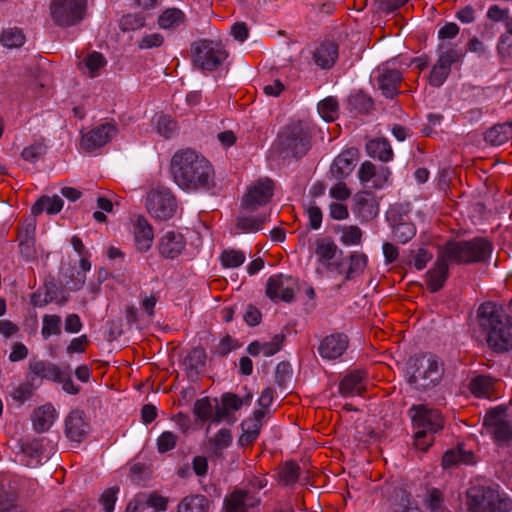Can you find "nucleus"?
<instances>
[{
  "label": "nucleus",
  "mask_w": 512,
  "mask_h": 512,
  "mask_svg": "<svg viewBox=\"0 0 512 512\" xmlns=\"http://www.w3.org/2000/svg\"><path fill=\"white\" fill-rule=\"evenodd\" d=\"M170 170L174 182L187 192H209L216 185L212 164L192 149L177 151L171 159Z\"/></svg>",
  "instance_id": "obj_1"
},
{
  "label": "nucleus",
  "mask_w": 512,
  "mask_h": 512,
  "mask_svg": "<svg viewBox=\"0 0 512 512\" xmlns=\"http://www.w3.org/2000/svg\"><path fill=\"white\" fill-rule=\"evenodd\" d=\"M477 321L493 351L506 352L512 348V320L501 306L491 301L482 303L477 310Z\"/></svg>",
  "instance_id": "obj_2"
},
{
  "label": "nucleus",
  "mask_w": 512,
  "mask_h": 512,
  "mask_svg": "<svg viewBox=\"0 0 512 512\" xmlns=\"http://www.w3.org/2000/svg\"><path fill=\"white\" fill-rule=\"evenodd\" d=\"M451 264L469 265L487 262L493 252V244L485 237L469 240H449L440 249Z\"/></svg>",
  "instance_id": "obj_3"
},
{
  "label": "nucleus",
  "mask_w": 512,
  "mask_h": 512,
  "mask_svg": "<svg viewBox=\"0 0 512 512\" xmlns=\"http://www.w3.org/2000/svg\"><path fill=\"white\" fill-rule=\"evenodd\" d=\"M409 384L426 391L437 386L444 375L443 361L433 353H423L410 358L407 364Z\"/></svg>",
  "instance_id": "obj_4"
},
{
  "label": "nucleus",
  "mask_w": 512,
  "mask_h": 512,
  "mask_svg": "<svg viewBox=\"0 0 512 512\" xmlns=\"http://www.w3.org/2000/svg\"><path fill=\"white\" fill-rule=\"evenodd\" d=\"M409 413L415 429V446L422 451H427L434 441V434L444 427L443 416L439 410L425 405H413Z\"/></svg>",
  "instance_id": "obj_5"
},
{
  "label": "nucleus",
  "mask_w": 512,
  "mask_h": 512,
  "mask_svg": "<svg viewBox=\"0 0 512 512\" xmlns=\"http://www.w3.org/2000/svg\"><path fill=\"white\" fill-rule=\"evenodd\" d=\"M311 138L310 126L303 121H294L279 131L277 144L286 156L302 158L311 148Z\"/></svg>",
  "instance_id": "obj_6"
},
{
  "label": "nucleus",
  "mask_w": 512,
  "mask_h": 512,
  "mask_svg": "<svg viewBox=\"0 0 512 512\" xmlns=\"http://www.w3.org/2000/svg\"><path fill=\"white\" fill-rule=\"evenodd\" d=\"M498 485H476L467 491L468 505L474 512H509L512 500L500 493Z\"/></svg>",
  "instance_id": "obj_7"
},
{
  "label": "nucleus",
  "mask_w": 512,
  "mask_h": 512,
  "mask_svg": "<svg viewBox=\"0 0 512 512\" xmlns=\"http://www.w3.org/2000/svg\"><path fill=\"white\" fill-rule=\"evenodd\" d=\"M191 53L193 64L202 71L216 70L228 56L220 42L207 39L193 43Z\"/></svg>",
  "instance_id": "obj_8"
},
{
  "label": "nucleus",
  "mask_w": 512,
  "mask_h": 512,
  "mask_svg": "<svg viewBox=\"0 0 512 512\" xmlns=\"http://www.w3.org/2000/svg\"><path fill=\"white\" fill-rule=\"evenodd\" d=\"M483 427L497 446L508 447L512 443V422L507 419L505 407L488 410L483 419Z\"/></svg>",
  "instance_id": "obj_9"
},
{
  "label": "nucleus",
  "mask_w": 512,
  "mask_h": 512,
  "mask_svg": "<svg viewBox=\"0 0 512 512\" xmlns=\"http://www.w3.org/2000/svg\"><path fill=\"white\" fill-rule=\"evenodd\" d=\"M146 208L154 219L166 221L174 217L177 212L178 203L170 189L157 187L148 192Z\"/></svg>",
  "instance_id": "obj_10"
},
{
  "label": "nucleus",
  "mask_w": 512,
  "mask_h": 512,
  "mask_svg": "<svg viewBox=\"0 0 512 512\" xmlns=\"http://www.w3.org/2000/svg\"><path fill=\"white\" fill-rule=\"evenodd\" d=\"M86 0H52L50 14L56 25L70 27L84 18Z\"/></svg>",
  "instance_id": "obj_11"
},
{
  "label": "nucleus",
  "mask_w": 512,
  "mask_h": 512,
  "mask_svg": "<svg viewBox=\"0 0 512 512\" xmlns=\"http://www.w3.org/2000/svg\"><path fill=\"white\" fill-rule=\"evenodd\" d=\"M274 193V182L263 177L251 184L241 200V208L248 211L267 209L266 205L271 201Z\"/></svg>",
  "instance_id": "obj_12"
},
{
  "label": "nucleus",
  "mask_w": 512,
  "mask_h": 512,
  "mask_svg": "<svg viewBox=\"0 0 512 512\" xmlns=\"http://www.w3.org/2000/svg\"><path fill=\"white\" fill-rule=\"evenodd\" d=\"M439 49L441 50L439 58L429 75V83L433 87L444 84L450 74L451 66L463 56L462 50L456 45H440Z\"/></svg>",
  "instance_id": "obj_13"
},
{
  "label": "nucleus",
  "mask_w": 512,
  "mask_h": 512,
  "mask_svg": "<svg viewBox=\"0 0 512 512\" xmlns=\"http://www.w3.org/2000/svg\"><path fill=\"white\" fill-rule=\"evenodd\" d=\"M387 220L390 222L394 239L406 244L416 235V226L409 221L407 212L402 205H396L387 212Z\"/></svg>",
  "instance_id": "obj_14"
},
{
  "label": "nucleus",
  "mask_w": 512,
  "mask_h": 512,
  "mask_svg": "<svg viewBox=\"0 0 512 512\" xmlns=\"http://www.w3.org/2000/svg\"><path fill=\"white\" fill-rule=\"evenodd\" d=\"M118 133V128L113 123H103L82 135L81 147L87 152H92L110 142Z\"/></svg>",
  "instance_id": "obj_15"
},
{
  "label": "nucleus",
  "mask_w": 512,
  "mask_h": 512,
  "mask_svg": "<svg viewBox=\"0 0 512 512\" xmlns=\"http://www.w3.org/2000/svg\"><path fill=\"white\" fill-rule=\"evenodd\" d=\"M295 281L283 274L271 276L266 284V295L274 302H291L294 299Z\"/></svg>",
  "instance_id": "obj_16"
},
{
  "label": "nucleus",
  "mask_w": 512,
  "mask_h": 512,
  "mask_svg": "<svg viewBox=\"0 0 512 512\" xmlns=\"http://www.w3.org/2000/svg\"><path fill=\"white\" fill-rule=\"evenodd\" d=\"M390 176L391 171L388 167L380 166L377 168L368 160L364 161L358 170L360 183L373 189H382L387 184Z\"/></svg>",
  "instance_id": "obj_17"
},
{
  "label": "nucleus",
  "mask_w": 512,
  "mask_h": 512,
  "mask_svg": "<svg viewBox=\"0 0 512 512\" xmlns=\"http://www.w3.org/2000/svg\"><path fill=\"white\" fill-rule=\"evenodd\" d=\"M157 249L164 259L174 260L186 249V238L179 231H166L159 237Z\"/></svg>",
  "instance_id": "obj_18"
},
{
  "label": "nucleus",
  "mask_w": 512,
  "mask_h": 512,
  "mask_svg": "<svg viewBox=\"0 0 512 512\" xmlns=\"http://www.w3.org/2000/svg\"><path fill=\"white\" fill-rule=\"evenodd\" d=\"M449 264H451L450 260L445 258L444 253L439 250L436 262L425 274V283L431 293H436L444 287L449 277Z\"/></svg>",
  "instance_id": "obj_19"
},
{
  "label": "nucleus",
  "mask_w": 512,
  "mask_h": 512,
  "mask_svg": "<svg viewBox=\"0 0 512 512\" xmlns=\"http://www.w3.org/2000/svg\"><path fill=\"white\" fill-rule=\"evenodd\" d=\"M349 338L344 333H332L324 337L318 346L319 355L325 360H336L348 349Z\"/></svg>",
  "instance_id": "obj_20"
},
{
  "label": "nucleus",
  "mask_w": 512,
  "mask_h": 512,
  "mask_svg": "<svg viewBox=\"0 0 512 512\" xmlns=\"http://www.w3.org/2000/svg\"><path fill=\"white\" fill-rule=\"evenodd\" d=\"M378 88L387 98H394L399 94V87L403 80L402 73L398 69H392L388 65H380L377 70Z\"/></svg>",
  "instance_id": "obj_21"
},
{
  "label": "nucleus",
  "mask_w": 512,
  "mask_h": 512,
  "mask_svg": "<svg viewBox=\"0 0 512 512\" xmlns=\"http://www.w3.org/2000/svg\"><path fill=\"white\" fill-rule=\"evenodd\" d=\"M269 217V209L248 211L241 208V212L236 218V227L244 233H256L263 229V225Z\"/></svg>",
  "instance_id": "obj_22"
},
{
  "label": "nucleus",
  "mask_w": 512,
  "mask_h": 512,
  "mask_svg": "<svg viewBox=\"0 0 512 512\" xmlns=\"http://www.w3.org/2000/svg\"><path fill=\"white\" fill-rule=\"evenodd\" d=\"M339 57V46L336 42L326 40L319 43L312 51L313 63L323 70L331 69Z\"/></svg>",
  "instance_id": "obj_23"
},
{
  "label": "nucleus",
  "mask_w": 512,
  "mask_h": 512,
  "mask_svg": "<svg viewBox=\"0 0 512 512\" xmlns=\"http://www.w3.org/2000/svg\"><path fill=\"white\" fill-rule=\"evenodd\" d=\"M134 245L138 252L145 253L150 250L154 240L152 225L143 215H138L133 222Z\"/></svg>",
  "instance_id": "obj_24"
},
{
  "label": "nucleus",
  "mask_w": 512,
  "mask_h": 512,
  "mask_svg": "<svg viewBox=\"0 0 512 512\" xmlns=\"http://www.w3.org/2000/svg\"><path fill=\"white\" fill-rule=\"evenodd\" d=\"M36 222L33 218L26 219L18 230V241L21 255L31 260L36 257L35 249Z\"/></svg>",
  "instance_id": "obj_25"
},
{
  "label": "nucleus",
  "mask_w": 512,
  "mask_h": 512,
  "mask_svg": "<svg viewBox=\"0 0 512 512\" xmlns=\"http://www.w3.org/2000/svg\"><path fill=\"white\" fill-rule=\"evenodd\" d=\"M359 158V151L356 148H348L340 153L333 161L330 172L336 179H344L354 170Z\"/></svg>",
  "instance_id": "obj_26"
},
{
  "label": "nucleus",
  "mask_w": 512,
  "mask_h": 512,
  "mask_svg": "<svg viewBox=\"0 0 512 512\" xmlns=\"http://www.w3.org/2000/svg\"><path fill=\"white\" fill-rule=\"evenodd\" d=\"M354 212L362 221H370L377 217L379 204L371 192H358L354 198Z\"/></svg>",
  "instance_id": "obj_27"
},
{
  "label": "nucleus",
  "mask_w": 512,
  "mask_h": 512,
  "mask_svg": "<svg viewBox=\"0 0 512 512\" xmlns=\"http://www.w3.org/2000/svg\"><path fill=\"white\" fill-rule=\"evenodd\" d=\"M84 412L72 410L65 419V434L75 442H81L87 436L89 424L85 421Z\"/></svg>",
  "instance_id": "obj_28"
},
{
  "label": "nucleus",
  "mask_w": 512,
  "mask_h": 512,
  "mask_svg": "<svg viewBox=\"0 0 512 512\" xmlns=\"http://www.w3.org/2000/svg\"><path fill=\"white\" fill-rule=\"evenodd\" d=\"M233 442V435L230 429L222 428L206 441V450L211 459H224V450L229 448Z\"/></svg>",
  "instance_id": "obj_29"
},
{
  "label": "nucleus",
  "mask_w": 512,
  "mask_h": 512,
  "mask_svg": "<svg viewBox=\"0 0 512 512\" xmlns=\"http://www.w3.org/2000/svg\"><path fill=\"white\" fill-rule=\"evenodd\" d=\"M366 373L362 370L349 372L339 383V393L343 397H350L361 394L364 389L363 381Z\"/></svg>",
  "instance_id": "obj_30"
},
{
  "label": "nucleus",
  "mask_w": 512,
  "mask_h": 512,
  "mask_svg": "<svg viewBox=\"0 0 512 512\" xmlns=\"http://www.w3.org/2000/svg\"><path fill=\"white\" fill-rule=\"evenodd\" d=\"M337 253L342 255V250L338 248L333 240L330 238H319L315 242V254L317 260L326 269H331V260H333Z\"/></svg>",
  "instance_id": "obj_31"
},
{
  "label": "nucleus",
  "mask_w": 512,
  "mask_h": 512,
  "mask_svg": "<svg viewBox=\"0 0 512 512\" xmlns=\"http://www.w3.org/2000/svg\"><path fill=\"white\" fill-rule=\"evenodd\" d=\"M57 413L51 404H45L34 410L32 415L33 429L43 433L50 429L56 419Z\"/></svg>",
  "instance_id": "obj_32"
},
{
  "label": "nucleus",
  "mask_w": 512,
  "mask_h": 512,
  "mask_svg": "<svg viewBox=\"0 0 512 512\" xmlns=\"http://www.w3.org/2000/svg\"><path fill=\"white\" fill-rule=\"evenodd\" d=\"M29 370L33 374V376L30 377L31 381H33L35 377L51 380L53 382L61 380L60 368L56 364L48 361H31L29 364Z\"/></svg>",
  "instance_id": "obj_33"
},
{
  "label": "nucleus",
  "mask_w": 512,
  "mask_h": 512,
  "mask_svg": "<svg viewBox=\"0 0 512 512\" xmlns=\"http://www.w3.org/2000/svg\"><path fill=\"white\" fill-rule=\"evenodd\" d=\"M484 139L492 146H500L507 143L512 139V122L495 124L486 131Z\"/></svg>",
  "instance_id": "obj_34"
},
{
  "label": "nucleus",
  "mask_w": 512,
  "mask_h": 512,
  "mask_svg": "<svg viewBox=\"0 0 512 512\" xmlns=\"http://www.w3.org/2000/svg\"><path fill=\"white\" fill-rule=\"evenodd\" d=\"M366 152L370 157L381 162H389L394 157L390 142L386 138H376L367 142Z\"/></svg>",
  "instance_id": "obj_35"
},
{
  "label": "nucleus",
  "mask_w": 512,
  "mask_h": 512,
  "mask_svg": "<svg viewBox=\"0 0 512 512\" xmlns=\"http://www.w3.org/2000/svg\"><path fill=\"white\" fill-rule=\"evenodd\" d=\"M495 379L489 375H477L468 385L471 394L477 398H489L494 393Z\"/></svg>",
  "instance_id": "obj_36"
},
{
  "label": "nucleus",
  "mask_w": 512,
  "mask_h": 512,
  "mask_svg": "<svg viewBox=\"0 0 512 512\" xmlns=\"http://www.w3.org/2000/svg\"><path fill=\"white\" fill-rule=\"evenodd\" d=\"M349 265L345 271V281H350L362 275L368 264V257L365 253L353 251L348 257Z\"/></svg>",
  "instance_id": "obj_37"
},
{
  "label": "nucleus",
  "mask_w": 512,
  "mask_h": 512,
  "mask_svg": "<svg viewBox=\"0 0 512 512\" xmlns=\"http://www.w3.org/2000/svg\"><path fill=\"white\" fill-rule=\"evenodd\" d=\"M209 500L201 494L184 497L177 506V512H208Z\"/></svg>",
  "instance_id": "obj_38"
},
{
  "label": "nucleus",
  "mask_w": 512,
  "mask_h": 512,
  "mask_svg": "<svg viewBox=\"0 0 512 512\" xmlns=\"http://www.w3.org/2000/svg\"><path fill=\"white\" fill-rule=\"evenodd\" d=\"M63 203L62 198L58 195L53 197L42 196L32 206L31 213L34 216L40 215L43 211L48 214H57L62 210Z\"/></svg>",
  "instance_id": "obj_39"
},
{
  "label": "nucleus",
  "mask_w": 512,
  "mask_h": 512,
  "mask_svg": "<svg viewBox=\"0 0 512 512\" xmlns=\"http://www.w3.org/2000/svg\"><path fill=\"white\" fill-rule=\"evenodd\" d=\"M248 493L241 489H235L224 499L225 512H248Z\"/></svg>",
  "instance_id": "obj_40"
},
{
  "label": "nucleus",
  "mask_w": 512,
  "mask_h": 512,
  "mask_svg": "<svg viewBox=\"0 0 512 512\" xmlns=\"http://www.w3.org/2000/svg\"><path fill=\"white\" fill-rule=\"evenodd\" d=\"M473 459L474 454L471 451H464L460 448L451 449L444 453L442 466L448 469L458 464H471L473 463Z\"/></svg>",
  "instance_id": "obj_41"
},
{
  "label": "nucleus",
  "mask_w": 512,
  "mask_h": 512,
  "mask_svg": "<svg viewBox=\"0 0 512 512\" xmlns=\"http://www.w3.org/2000/svg\"><path fill=\"white\" fill-rule=\"evenodd\" d=\"M185 21V14L178 8L166 9L158 18V24L163 29L177 28Z\"/></svg>",
  "instance_id": "obj_42"
},
{
  "label": "nucleus",
  "mask_w": 512,
  "mask_h": 512,
  "mask_svg": "<svg viewBox=\"0 0 512 512\" xmlns=\"http://www.w3.org/2000/svg\"><path fill=\"white\" fill-rule=\"evenodd\" d=\"M372 106V99L361 91L351 94L348 98V109L355 114L366 113Z\"/></svg>",
  "instance_id": "obj_43"
},
{
  "label": "nucleus",
  "mask_w": 512,
  "mask_h": 512,
  "mask_svg": "<svg viewBox=\"0 0 512 512\" xmlns=\"http://www.w3.org/2000/svg\"><path fill=\"white\" fill-rule=\"evenodd\" d=\"M506 33L499 40L497 49L500 57L506 63L512 62V20L506 24Z\"/></svg>",
  "instance_id": "obj_44"
},
{
  "label": "nucleus",
  "mask_w": 512,
  "mask_h": 512,
  "mask_svg": "<svg viewBox=\"0 0 512 512\" xmlns=\"http://www.w3.org/2000/svg\"><path fill=\"white\" fill-rule=\"evenodd\" d=\"M318 112L327 122L335 121L339 115V105L335 97H327L318 103Z\"/></svg>",
  "instance_id": "obj_45"
},
{
  "label": "nucleus",
  "mask_w": 512,
  "mask_h": 512,
  "mask_svg": "<svg viewBox=\"0 0 512 512\" xmlns=\"http://www.w3.org/2000/svg\"><path fill=\"white\" fill-rule=\"evenodd\" d=\"M0 42L7 48H19L25 42L23 31L17 27L4 29L0 36Z\"/></svg>",
  "instance_id": "obj_46"
},
{
  "label": "nucleus",
  "mask_w": 512,
  "mask_h": 512,
  "mask_svg": "<svg viewBox=\"0 0 512 512\" xmlns=\"http://www.w3.org/2000/svg\"><path fill=\"white\" fill-rule=\"evenodd\" d=\"M300 476V467L296 462L286 461L279 469L278 477L281 483L291 485L297 482Z\"/></svg>",
  "instance_id": "obj_47"
},
{
  "label": "nucleus",
  "mask_w": 512,
  "mask_h": 512,
  "mask_svg": "<svg viewBox=\"0 0 512 512\" xmlns=\"http://www.w3.org/2000/svg\"><path fill=\"white\" fill-rule=\"evenodd\" d=\"M61 317L58 315L45 314L42 318L41 334L46 340L52 335H59L61 333Z\"/></svg>",
  "instance_id": "obj_48"
},
{
  "label": "nucleus",
  "mask_w": 512,
  "mask_h": 512,
  "mask_svg": "<svg viewBox=\"0 0 512 512\" xmlns=\"http://www.w3.org/2000/svg\"><path fill=\"white\" fill-rule=\"evenodd\" d=\"M245 253L241 250L228 249L220 255V261L225 268H237L245 262Z\"/></svg>",
  "instance_id": "obj_49"
},
{
  "label": "nucleus",
  "mask_w": 512,
  "mask_h": 512,
  "mask_svg": "<svg viewBox=\"0 0 512 512\" xmlns=\"http://www.w3.org/2000/svg\"><path fill=\"white\" fill-rule=\"evenodd\" d=\"M264 417L265 412L263 410H255L251 417L242 421V431L252 433L256 437H258L260 434Z\"/></svg>",
  "instance_id": "obj_50"
},
{
  "label": "nucleus",
  "mask_w": 512,
  "mask_h": 512,
  "mask_svg": "<svg viewBox=\"0 0 512 512\" xmlns=\"http://www.w3.org/2000/svg\"><path fill=\"white\" fill-rule=\"evenodd\" d=\"M157 132L166 139L172 138L178 129L177 122L168 115H160L156 123Z\"/></svg>",
  "instance_id": "obj_51"
},
{
  "label": "nucleus",
  "mask_w": 512,
  "mask_h": 512,
  "mask_svg": "<svg viewBox=\"0 0 512 512\" xmlns=\"http://www.w3.org/2000/svg\"><path fill=\"white\" fill-rule=\"evenodd\" d=\"M42 439H30L20 442V451L31 459H38L43 450Z\"/></svg>",
  "instance_id": "obj_52"
},
{
  "label": "nucleus",
  "mask_w": 512,
  "mask_h": 512,
  "mask_svg": "<svg viewBox=\"0 0 512 512\" xmlns=\"http://www.w3.org/2000/svg\"><path fill=\"white\" fill-rule=\"evenodd\" d=\"M206 363V352L202 347H196L190 351L185 359V364L190 370L197 371Z\"/></svg>",
  "instance_id": "obj_53"
},
{
  "label": "nucleus",
  "mask_w": 512,
  "mask_h": 512,
  "mask_svg": "<svg viewBox=\"0 0 512 512\" xmlns=\"http://www.w3.org/2000/svg\"><path fill=\"white\" fill-rule=\"evenodd\" d=\"M145 25V19L142 15L137 13H129L122 16L119 26L124 32L134 31L142 28Z\"/></svg>",
  "instance_id": "obj_54"
},
{
  "label": "nucleus",
  "mask_w": 512,
  "mask_h": 512,
  "mask_svg": "<svg viewBox=\"0 0 512 512\" xmlns=\"http://www.w3.org/2000/svg\"><path fill=\"white\" fill-rule=\"evenodd\" d=\"M362 230L356 225L345 226L342 230L340 241L346 245H359L362 240Z\"/></svg>",
  "instance_id": "obj_55"
},
{
  "label": "nucleus",
  "mask_w": 512,
  "mask_h": 512,
  "mask_svg": "<svg viewBox=\"0 0 512 512\" xmlns=\"http://www.w3.org/2000/svg\"><path fill=\"white\" fill-rule=\"evenodd\" d=\"M178 436L171 431L162 432L157 438V451L161 454L169 452L176 447Z\"/></svg>",
  "instance_id": "obj_56"
},
{
  "label": "nucleus",
  "mask_w": 512,
  "mask_h": 512,
  "mask_svg": "<svg viewBox=\"0 0 512 512\" xmlns=\"http://www.w3.org/2000/svg\"><path fill=\"white\" fill-rule=\"evenodd\" d=\"M46 152V146L43 143L36 142L23 149L21 157L30 163L37 162Z\"/></svg>",
  "instance_id": "obj_57"
},
{
  "label": "nucleus",
  "mask_w": 512,
  "mask_h": 512,
  "mask_svg": "<svg viewBox=\"0 0 512 512\" xmlns=\"http://www.w3.org/2000/svg\"><path fill=\"white\" fill-rule=\"evenodd\" d=\"M426 506L430 512H446L443 507V495L440 490L433 488L429 491Z\"/></svg>",
  "instance_id": "obj_58"
},
{
  "label": "nucleus",
  "mask_w": 512,
  "mask_h": 512,
  "mask_svg": "<svg viewBox=\"0 0 512 512\" xmlns=\"http://www.w3.org/2000/svg\"><path fill=\"white\" fill-rule=\"evenodd\" d=\"M84 64L91 76L94 77L96 72L106 65V60L101 53L93 51L84 59Z\"/></svg>",
  "instance_id": "obj_59"
},
{
  "label": "nucleus",
  "mask_w": 512,
  "mask_h": 512,
  "mask_svg": "<svg viewBox=\"0 0 512 512\" xmlns=\"http://www.w3.org/2000/svg\"><path fill=\"white\" fill-rule=\"evenodd\" d=\"M194 414L201 421H206L212 417V405L208 397L198 399L194 404Z\"/></svg>",
  "instance_id": "obj_60"
},
{
  "label": "nucleus",
  "mask_w": 512,
  "mask_h": 512,
  "mask_svg": "<svg viewBox=\"0 0 512 512\" xmlns=\"http://www.w3.org/2000/svg\"><path fill=\"white\" fill-rule=\"evenodd\" d=\"M0 512H23V509L14 495L0 493Z\"/></svg>",
  "instance_id": "obj_61"
},
{
  "label": "nucleus",
  "mask_w": 512,
  "mask_h": 512,
  "mask_svg": "<svg viewBox=\"0 0 512 512\" xmlns=\"http://www.w3.org/2000/svg\"><path fill=\"white\" fill-rule=\"evenodd\" d=\"M119 492V487H110L106 489L100 498V502L104 506L105 512H113L115 503L117 501V494Z\"/></svg>",
  "instance_id": "obj_62"
},
{
  "label": "nucleus",
  "mask_w": 512,
  "mask_h": 512,
  "mask_svg": "<svg viewBox=\"0 0 512 512\" xmlns=\"http://www.w3.org/2000/svg\"><path fill=\"white\" fill-rule=\"evenodd\" d=\"M33 391L34 386L30 380L25 383H21L18 387H16L12 393V397L15 401L24 403L32 396Z\"/></svg>",
  "instance_id": "obj_63"
},
{
  "label": "nucleus",
  "mask_w": 512,
  "mask_h": 512,
  "mask_svg": "<svg viewBox=\"0 0 512 512\" xmlns=\"http://www.w3.org/2000/svg\"><path fill=\"white\" fill-rule=\"evenodd\" d=\"M285 336L283 334H276L271 341L262 343L263 355L272 356L281 350Z\"/></svg>",
  "instance_id": "obj_64"
}]
</instances>
